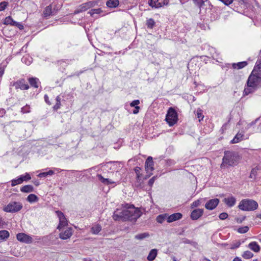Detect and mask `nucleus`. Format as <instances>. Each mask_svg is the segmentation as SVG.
Returning <instances> with one entry per match:
<instances>
[{"label":"nucleus","mask_w":261,"mask_h":261,"mask_svg":"<svg viewBox=\"0 0 261 261\" xmlns=\"http://www.w3.org/2000/svg\"><path fill=\"white\" fill-rule=\"evenodd\" d=\"M124 219L132 222H136L141 216V211L136 208L133 205L127 203L124 204Z\"/></svg>","instance_id":"nucleus-1"},{"label":"nucleus","mask_w":261,"mask_h":261,"mask_svg":"<svg viewBox=\"0 0 261 261\" xmlns=\"http://www.w3.org/2000/svg\"><path fill=\"white\" fill-rule=\"evenodd\" d=\"M238 207L242 211H254L257 209L258 207V203L253 200L243 199L240 201Z\"/></svg>","instance_id":"nucleus-2"},{"label":"nucleus","mask_w":261,"mask_h":261,"mask_svg":"<svg viewBox=\"0 0 261 261\" xmlns=\"http://www.w3.org/2000/svg\"><path fill=\"white\" fill-rule=\"evenodd\" d=\"M166 121L170 126L174 125L178 120V115L175 109L169 108L166 116Z\"/></svg>","instance_id":"nucleus-3"},{"label":"nucleus","mask_w":261,"mask_h":261,"mask_svg":"<svg viewBox=\"0 0 261 261\" xmlns=\"http://www.w3.org/2000/svg\"><path fill=\"white\" fill-rule=\"evenodd\" d=\"M261 83V72H256L251 73L249 76L247 85L249 87L255 86L257 88L258 85Z\"/></svg>","instance_id":"nucleus-4"},{"label":"nucleus","mask_w":261,"mask_h":261,"mask_svg":"<svg viewBox=\"0 0 261 261\" xmlns=\"http://www.w3.org/2000/svg\"><path fill=\"white\" fill-rule=\"evenodd\" d=\"M22 204L20 202L11 201L4 207V211L7 213H17L22 208Z\"/></svg>","instance_id":"nucleus-5"},{"label":"nucleus","mask_w":261,"mask_h":261,"mask_svg":"<svg viewBox=\"0 0 261 261\" xmlns=\"http://www.w3.org/2000/svg\"><path fill=\"white\" fill-rule=\"evenodd\" d=\"M240 159V156L234 151H226L223 158V163L228 162L229 163H234Z\"/></svg>","instance_id":"nucleus-6"},{"label":"nucleus","mask_w":261,"mask_h":261,"mask_svg":"<svg viewBox=\"0 0 261 261\" xmlns=\"http://www.w3.org/2000/svg\"><path fill=\"white\" fill-rule=\"evenodd\" d=\"M96 3L93 1L88 2L80 5L78 8L74 11L73 14H77L82 12L85 11L88 9L94 7Z\"/></svg>","instance_id":"nucleus-7"},{"label":"nucleus","mask_w":261,"mask_h":261,"mask_svg":"<svg viewBox=\"0 0 261 261\" xmlns=\"http://www.w3.org/2000/svg\"><path fill=\"white\" fill-rule=\"evenodd\" d=\"M124 205H122V207L120 209L117 208L114 212L113 218L115 221H125L124 219Z\"/></svg>","instance_id":"nucleus-8"},{"label":"nucleus","mask_w":261,"mask_h":261,"mask_svg":"<svg viewBox=\"0 0 261 261\" xmlns=\"http://www.w3.org/2000/svg\"><path fill=\"white\" fill-rule=\"evenodd\" d=\"M55 7L56 6L53 8L52 5H49L46 7L43 12V16L44 17H47L50 15H55L58 11V9H56Z\"/></svg>","instance_id":"nucleus-9"},{"label":"nucleus","mask_w":261,"mask_h":261,"mask_svg":"<svg viewBox=\"0 0 261 261\" xmlns=\"http://www.w3.org/2000/svg\"><path fill=\"white\" fill-rule=\"evenodd\" d=\"M56 213L60 220V223L57 228L60 230L62 227H63L67 225V220L65 218L64 214L62 212L58 211L56 212Z\"/></svg>","instance_id":"nucleus-10"},{"label":"nucleus","mask_w":261,"mask_h":261,"mask_svg":"<svg viewBox=\"0 0 261 261\" xmlns=\"http://www.w3.org/2000/svg\"><path fill=\"white\" fill-rule=\"evenodd\" d=\"M16 238L17 239L21 242L31 243L32 242V238L24 233H18L16 236Z\"/></svg>","instance_id":"nucleus-11"},{"label":"nucleus","mask_w":261,"mask_h":261,"mask_svg":"<svg viewBox=\"0 0 261 261\" xmlns=\"http://www.w3.org/2000/svg\"><path fill=\"white\" fill-rule=\"evenodd\" d=\"M219 201L217 198L211 199L206 203L205 207L207 210H213L218 205Z\"/></svg>","instance_id":"nucleus-12"},{"label":"nucleus","mask_w":261,"mask_h":261,"mask_svg":"<svg viewBox=\"0 0 261 261\" xmlns=\"http://www.w3.org/2000/svg\"><path fill=\"white\" fill-rule=\"evenodd\" d=\"M203 214V210L202 208H197L194 210L191 213L190 217L193 220H196L199 219Z\"/></svg>","instance_id":"nucleus-13"},{"label":"nucleus","mask_w":261,"mask_h":261,"mask_svg":"<svg viewBox=\"0 0 261 261\" xmlns=\"http://www.w3.org/2000/svg\"><path fill=\"white\" fill-rule=\"evenodd\" d=\"M182 217V214L180 213H176L170 215H168L167 222L168 223H171L174 221L180 220Z\"/></svg>","instance_id":"nucleus-14"},{"label":"nucleus","mask_w":261,"mask_h":261,"mask_svg":"<svg viewBox=\"0 0 261 261\" xmlns=\"http://www.w3.org/2000/svg\"><path fill=\"white\" fill-rule=\"evenodd\" d=\"M72 234V229L68 228L64 231H62L60 233V238L62 240H66L69 238Z\"/></svg>","instance_id":"nucleus-15"},{"label":"nucleus","mask_w":261,"mask_h":261,"mask_svg":"<svg viewBox=\"0 0 261 261\" xmlns=\"http://www.w3.org/2000/svg\"><path fill=\"white\" fill-rule=\"evenodd\" d=\"M145 169L147 174L144 179H147L152 174V171L154 169V164H145Z\"/></svg>","instance_id":"nucleus-16"},{"label":"nucleus","mask_w":261,"mask_h":261,"mask_svg":"<svg viewBox=\"0 0 261 261\" xmlns=\"http://www.w3.org/2000/svg\"><path fill=\"white\" fill-rule=\"evenodd\" d=\"M224 202L229 207H232L236 204V199L233 197L231 196L227 198H225L223 199Z\"/></svg>","instance_id":"nucleus-17"},{"label":"nucleus","mask_w":261,"mask_h":261,"mask_svg":"<svg viewBox=\"0 0 261 261\" xmlns=\"http://www.w3.org/2000/svg\"><path fill=\"white\" fill-rule=\"evenodd\" d=\"M44 171L40 173L37 175V176L40 178L46 177L48 176H51L55 174V172L50 169H46L43 170Z\"/></svg>","instance_id":"nucleus-18"},{"label":"nucleus","mask_w":261,"mask_h":261,"mask_svg":"<svg viewBox=\"0 0 261 261\" xmlns=\"http://www.w3.org/2000/svg\"><path fill=\"white\" fill-rule=\"evenodd\" d=\"M160 0H148V4L152 8H159L163 7L162 3L159 2Z\"/></svg>","instance_id":"nucleus-19"},{"label":"nucleus","mask_w":261,"mask_h":261,"mask_svg":"<svg viewBox=\"0 0 261 261\" xmlns=\"http://www.w3.org/2000/svg\"><path fill=\"white\" fill-rule=\"evenodd\" d=\"M257 88L255 86L249 87L246 84L243 91V95H247L250 93H252L257 89Z\"/></svg>","instance_id":"nucleus-20"},{"label":"nucleus","mask_w":261,"mask_h":261,"mask_svg":"<svg viewBox=\"0 0 261 261\" xmlns=\"http://www.w3.org/2000/svg\"><path fill=\"white\" fill-rule=\"evenodd\" d=\"M15 87L16 88H19L22 90H27L29 87L28 84H25V81L24 80H21L16 82Z\"/></svg>","instance_id":"nucleus-21"},{"label":"nucleus","mask_w":261,"mask_h":261,"mask_svg":"<svg viewBox=\"0 0 261 261\" xmlns=\"http://www.w3.org/2000/svg\"><path fill=\"white\" fill-rule=\"evenodd\" d=\"M248 247L255 252H258L260 249L259 245L256 242L250 243L248 244Z\"/></svg>","instance_id":"nucleus-22"},{"label":"nucleus","mask_w":261,"mask_h":261,"mask_svg":"<svg viewBox=\"0 0 261 261\" xmlns=\"http://www.w3.org/2000/svg\"><path fill=\"white\" fill-rule=\"evenodd\" d=\"M145 159V156L141 154H139L138 156L134 157L131 159L128 160V162H136L137 163H143Z\"/></svg>","instance_id":"nucleus-23"},{"label":"nucleus","mask_w":261,"mask_h":261,"mask_svg":"<svg viewBox=\"0 0 261 261\" xmlns=\"http://www.w3.org/2000/svg\"><path fill=\"white\" fill-rule=\"evenodd\" d=\"M97 177L98 180L105 185H109L114 182L109 178H104L101 174H98L97 175Z\"/></svg>","instance_id":"nucleus-24"},{"label":"nucleus","mask_w":261,"mask_h":261,"mask_svg":"<svg viewBox=\"0 0 261 261\" xmlns=\"http://www.w3.org/2000/svg\"><path fill=\"white\" fill-rule=\"evenodd\" d=\"M158 250L156 249H151L147 257L148 260L153 261L157 255Z\"/></svg>","instance_id":"nucleus-25"},{"label":"nucleus","mask_w":261,"mask_h":261,"mask_svg":"<svg viewBox=\"0 0 261 261\" xmlns=\"http://www.w3.org/2000/svg\"><path fill=\"white\" fill-rule=\"evenodd\" d=\"M248 65V63L246 61H243L238 62L237 63H233L232 65V67L234 69H242Z\"/></svg>","instance_id":"nucleus-26"},{"label":"nucleus","mask_w":261,"mask_h":261,"mask_svg":"<svg viewBox=\"0 0 261 261\" xmlns=\"http://www.w3.org/2000/svg\"><path fill=\"white\" fill-rule=\"evenodd\" d=\"M20 191L23 193H31L34 191V188L33 186L28 185L22 187Z\"/></svg>","instance_id":"nucleus-27"},{"label":"nucleus","mask_w":261,"mask_h":261,"mask_svg":"<svg viewBox=\"0 0 261 261\" xmlns=\"http://www.w3.org/2000/svg\"><path fill=\"white\" fill-rule=\"evenodd\" d=\"M243 137H244V134H241V133H238L235 136L234 138L230 141V143L232 144L239 143L243 140Z\"/></svg>","instance_id":"nucleus-28"},{"label":"nucleus","mask_w":261,"mask_h":261,"mask_svg":"<svg viewBox=\"0 0 261 261\" xmlns=\"http://www.w3.org/2000/svg\"><path fill=\"white\" fill-rule=\"evenodd\" d=\"M144 179H145L144 178L143 179H142L141 176H137L136 180L135 183V187H137V188H142L143 187V182Z\"/></svg>","instance_id":"nucleus-29"},{"label":"nucleus","mask_w":261,"mask_h":261,"mask_svg":"<svg viewBox=\"0 0 261 261\" xmlns=\"http://www.w3.org/2000/svg\"><path fill=\"white\" fill-rule=\"evenodd\" d=\"M119 2L118 0H109L107 2V6L109 8H115L118 6Z\"/></svg>","instance_id":"nucleus-30"},{"label":"nucleus","mask_w":261,"mask_h":261,"mask_svg":"<svg viewBox=\"0 0 261 261\" xmlns=\"http://www.w3.org/2000/svg\"><path fill=\"white\" fill-rule=\"evenodd\" d=\"M29 82L31 86L36 88L38 87V79L36 77H31L29 79Z\"/></svg>","instance_id":"nucleus-31"},{"label":"nucleus","mask_w":261,"mask_h":261,"mask_svg":"<svg viewBox=\"0 0 261 261\" xmlns=\"http://www.w3.org/2000/svg\"><path fill=\"white\" fill-rule=\"evenodd\" d=\"M9 232L6 230H0V240H5L9 237Z\"/></svg>","instance_id":"nucleus-32"},{"label":"nucleus","mask_w":261,"mask_h":261,"mask_svg":"<svg viewBox=\"0 0 261 261\" xmlns=\"http://www.w3.org/2000/svg\"><path fill=\"white\" fill-rule=\"evenodd\" d=\"M5 24H10L13 26L17 25V22L14 21L11 16L7 17L5 19Z\"/></svg>","instance_id":"nucleus-33"},{"label":"nucleus","mask_w":261,"mask_h":261,"mask_svg":"<svg viewBox=\"0 0 261 261\" xmlns=\"http://www.w3.org/2000/svg\"><path fill=\"white\" fill-rule=\"evenodd\" d=\"M168 218V214H163L161 215H159L156 217V221L159 223H162L165 219L167 220Z\"/></svg>","instance_id":"nucleus-34"},{"label":"nucleus","mask_w":261,"mask_h":261,"mask_svg":"<svg viewBox=\"0 0 261 261\" xmlns=\"http://www.w3.org/2000/svg\"><path fill=\"white\" fill-rule=\"evenodd\" d=\"M27 200L30 203H33L37 201L38 198L36 195L31 194L27 197Z\"/></svg>","instance_id":"nucleus-35"},{"label":"nucleus","mask_w":261,"mask_h":261,"mask_svg":"<svg viewBox=\"0 0 261 261\" xmlns=\"http://www.w3.org/2000/svg\"><path fill=\"white\" fill-rule=\"evenodd\" d=\"M101 230L100 225L97 224L91 228V231L93 234H98Z\"/></svg>","instance_id":"nucleus-36"},{"label":"nucleus","mask_w":261,"mask_h":261,"mask_svg":"<svg viewBox=\"0 0 261 261\" xmlns=\"http://www.w3.org/2000/svg\"><path fill=\"white\" fill-rule=\"evenodd\" d=\"M261 170V168L258 166L253 168L251 171L249 177L251 178L255 179L258 170Z\"/></svg>","instance_id":"nucleus-37"},{"label":"nucleus","mask_w":261,"mask_h":261,"mask_svg":"<svg viewBox=\"0 0 261 261\" xmlns=\"http://www.w3.org/2000/svg\"><path fill=\"white\" fill-rule=\"evenodd\" d=\"M21 61L26 65H29L32 62V58L30 57L29 56H25L22 57Z\"/></svg>","instance_id":"nucleus-38"},{"label":"nucleus","mask_w":261,"mask_h":261,"mask_svg":"<svg viewBox=\"0 0 261 261\" xmlns=\"http://www.w3.org/2000/svg\"><path fill=\"white\" fill-rule=\"evenodd\" d=\"M23 182V180L20 176L16 179H13L11 180V186L12 187L15 186L17 185L21 184Z\"/></svg>","instance_id":"nucleus-39"},{"label":"nucleus","mask_w":261,"mask_h":261,"mask_svg":"<svg viewBox=\"0 0 261 261\" xmlns=\"http://www.w3.org/2000/svg\"><path fill=\"white\" fill-rule=\"evenodd\" d=\"M149 236V234L148 232H144L142 233H140L137 234L135 236V238L137 240H143L146 238H147Z\"/></svg>","instance_id":"nucleus-40"},{"label":"nucleus","mask_w":261,"mask_h":261,"mask_svg":"<svg viewBox=\"0 0 261 261\" xmlns=\"http://www.w3.org/2000/svg\"><path fill=\"white\" fill-rule=\"evenodd\" d=\"M155 22L152 18H149L147 20L146 25L149 29H152L155 25Z\"/></svg>","instance_id":"nucleus-41"},{"label":"nucleus","mask_w":261,"mask_h":261,"mask_svg":"<svg viewBox=\"0 0 261 261\" xmlns=\"http://www.w3.org/2000/svg\"><path fill=\"white\" fill-rule=\"evenodd\" d=\"M253 256V254L250 251H246L242 254V257L245 259H250Z\"/></svg>","instance_id":"nucleus-42"},{"label":"nucleus","mask_w":261,"mask_h":261,"mask_svg":"<svg viewBox=\"0 0 261 261\" xmlns=\"http://www.w3.org/2000/svg\"><path fill=\"white\" fill-rule=\"evenodd\" d=\"M56 100V103L54 106L53 109L55 110H57L58 109H59L60 108V106H61V98H60V96H57Z\"/></svg>","instance_id":"nucleus-43"},{"label":"nucleus","mask_w":261,"mask_h":261,"mask_svg":"<svg viewBox=\"0 0 261 261\" xmlns=\"http://www.w3.org/2000/svg\"><path fill=\"white\" fill-rule=\"evenodd\" d=\"M102 12L100 8L93 9L88 12V13L92 16L95 14H100Z\"/></svg>","instance_id":"nucleus-44"},{"label":"nucleus","mask_w":261,"mask_h":261,"mask_svg":"<svg viewBox=\"0 0 261 261\" xmlns=\"http://www.w3.org/2000/svg\"><path fill=\"white\" fill-rule=\"evenodd\" d=\"M196 116L199 118V121L200 122L204 118V116L202 114V111L201 109H198L196 111Z\"/></svg>","instance_id":"nucleus-45"},{"label":"nucleus","mask_w":261,"mask_h":261,"mask_svg":"<svg viewBox=\"0 0 261 261\" xmlns=\"http://www.w3.org/2000/svg\"><path fill=\"white\" fill-rule=\"evenodd\" d=\"M249 230V227L247 226L241 227L238 228V231L240 233H245Z\"/></svg>","instance_id":"nucleus-46"},{"label":"nucleus","mask_w":261,"mask_h":261,"mask_svg":"<svg viewBox=\"0 0 261 261\" xmlns=\"http://www.w3.org/2000/svg\"><path fill=\"white\" fill-rule=\"evenodd\" d=\"M20 176L22 179L23 182L24 181H28L31 179L30 175L28 173H25L24 175H21Z\"/></svg>","instance_id":"nucleus-47"},{"label":"nucleus","mask_w":261,"mask_h":261,"mask_svg":"<svg viewBox=\"0 0 261 261\" xmlns=\"http://www.w3.org/2000/svg\"><path fill=\"white\" fill-rule=\"evenodd\" d=\"M261 63L259 64H256L255 65L253 71H252V72H253V73H256V72H259V73H261Z\"/></svg>","instance_id":"nucleus-48"},{"label":"nucleus","mask_w":261,"mask_h":261,"mask_svg":"<svg viewBox=\"0 0 261 261\" xmlns=\"http://www.w3.org/2000/svg\"><path fill=\"white\" fill-rule=\"evenodd\" d=\"M8 3L5 1L0 3V11H4L8 6Z\"/></svg>","instance_id":"nucleus-49"},{"label":"nucleus","mask_w":261,"mask_h":261,"mask_svg":"<svg viewBox=\"0 0 261 261\" xmlns=\"http://www.w3.org/2000/svg\"><path fill=\"white\" fill-rule=\"evenodd\" d=\"M158 176H153L152 178H151L148 182V185L149 187H152L155 180L157 179Z\"/></svg>","instance_id":"nucleus-50"},{"label":"nucleus","mask_w":261,"mask_h":261,"mask_svg":"<svg viewBox=\"0 0 261 261\" xmlns=\"http://www.w3.org/2000/svg\"><path fill=\"white\" fill-rule=\"evenodd\" d=\"M200 203L201 202L200 200H195L191 204V207L192 208H193L194 207H198V206L200 205Z\"/></svg>","instance_id":"nucleus-51"},{"label":"nucleus","mask_w":261,"mask_h":261,"mask_svg":"<svg viewBox=\"0 0 261 261\" xmlns=\"http://www.w3.org/2000/svg\"><path fill=\"white\" fill-rule=\"evenodd\" d=\"M241 245V243L239 241H237L236 243H234L231 245L230 249H234L236 248H238Z\"/></svg>","instance_id":"nucleus-52"},{"label":"nucleus","mask_w":261,"mask_h":261,"mask_svg":"<svg viewBox=\"0 0 261 261\" xmlns=\"http://www.w3.org/2000/svg\"><path fill=\"white\" fill-rule=\"evenodd\" d=\"M221 220H225L228 217V214L226 213H222L219 216Z\"/></svg>","instance_id":"nucleus-53"},{"label":"nucleus","mask_w":261,"mask_h":261,"mask_svg":"<svg viewBox=\"0 0 261 261\" xmlns=\"http://www.w3.org/2000/svg\"><path fill=\"white\" fill-rule=\"evenodd\" d=\"M21 112L23 113H27L30 112V107L28 106H25L21 108Z\"/></svg>","instance_id":"nucleus-54"},{"label":"nucleus","mask_w":261,"mask_h":261,"mask_svg":"<svg viewBox=\"0 0 261 261\" xmlns=\"http://www.w3.org/2000/svg\"><path fill=\"white\" fill-rule=\"evenodd\" d=\"M140 103V101L139 100H133L130 103V106L132 107H135L138 106V105Z\"/></svg>","instance_id":"nucleus-55"},{"label":"nucleus","mask_w":261,"mask_h":261,"mask_svg":"<svg viewBox=\"0 0 261 261\" xmlns=\"http://www.w3.org/2000/svg\"><path fill=\"white\" fill-rule=\"evenodd\" d=\"M141 168L140 167H137L135 168V172L137 176H141V174L140 173Z\"/></svg>","instance_id":"nucleus-56"},{"label":"nucleus","mask_w":261,"mask_h":261,"mask_svg":"<svg viewBox=\"0 0 261 261\" xmlns=\"http://www.w3.org/2000/svg\"><path fill=\"white\" fill-rule=\"evenodd\" d=\"M194 4L196 5L198 7H201V4L200 0H193Z\"/></svg>","instance_id":"nucleus-57"},{"label":"nucleus","mask_w":261,"mask_h":261,"mask_svg":"<svg viewBox=\"0 0 261 261\" xmlns=\"http://www.w3.org/2000/svg\"><path fill=\"white\" fill-rule=\"evenodd\" d=\"M152 158L150 156H148L146 161L145 163H152Z\"/></svg>","instance_id":"nucleus-58"},{"label":"nucleus","mask_w":261,"mask_h":261,"mask_svg":"<svg viewBox=\"0 0 261 261\" xmlns=\"http://www.w3.org/2000/svg\"><path fill=\"white\" fill-rule=\"evenodd\" d=\"M6 113V111L4 109H0V117H3Z\"/></svg>","instance_id":"nucleus-59"},{"label":"nucleus","mask_w":261,"mask_h":261,"mask_svg":"<svg viewBox=\"0 0 261 261\" xmlns=\"http://www.w3.org/2000/svg\"><path fill=\"white\" fill-rule=\"evenodd\" d=\"M140 109V107L139 106H136L135 107V110L133 111V113L134 114H136L139 112V110Z\"/></svg>","instance_id":"nucleus-60"},{"label":"nucleus","mask_w":261,"mask_h":261,"mask_svg":"<svg viewBox=\"0 0 261 261\" xmlns=\"http://www.w3.org/2000/svg\"><path fill=\"white\" fill-rule=\"evenodd\" d=\"M5 224V221L2 219V218L0 217V228H2Z\"/></svg>","instance_id":"nucleus-61"},{"label":"nucleus","mask_w":261,"mask_h":261,"mask_svg":"<svg viewBox=\"0 0 261 261\" xmlns=\"http://www.w3.org/2000/svg\"><path fill=\"white\" fill-rule=\"evenodd\" d=\"M48 99H49V98H48V96L47 95H45V96H44V99H45V102L47 103H48V105H50L51 103L49 102Z\"/></svg>","instance_id":"nucleus-62"},{"label":"nucleus","mask_w":261,"mask_h":261,"mask_svg":"<svg viewBox=\"0 0 261 261\" xmlns=\"http://www.w3.org/2000/svg\"><path fill=\"white\" fill-rule=\"evenodd\" d=\"M240 4L246 5L247 4V0H238Z\"/></svg>","instance_id":"nucleus-63"},{"label":"nucleus","mask_w":261,"mask_h":261,"mask_svg":"<svg viewBox=\"0 0 261 261\" xmlns=\"http://www.w3.org/2000/svg\"><path fill=\"white\" fill-rule=\"evenodd\" d=\"M20 30H22L23 29V25L18 22H17L16 25Z\"/></svg>","instance_id":"nucleus-64"}]
</instances>
